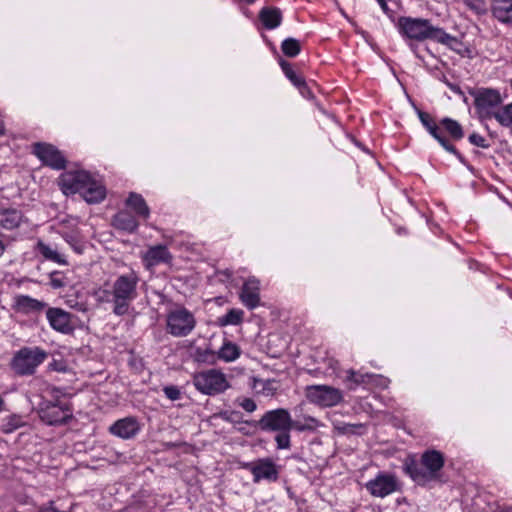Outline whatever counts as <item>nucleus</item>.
<instances>
[{
    "label": "nucleus",
    "mask_w": 512,
    "mask_h": 512,
    "mask_svg": "<svg viewBox=\"0 0 512 512\" xmlns=\"http://www.w3.org/2000/svg\"><path fill=\"white\" fill-rule=\"evenodd\" d=\"M172 255L165 245H155L148 248L143 254L142 261L146 269H151L162 263H170Z\"/></svg>",
    "instance_id": "nucleus-20"
},
{
    "label": "nucleus",
    "mask_w": 512,
    "mask_h": 512,
    "mask_svg": "<svg viewBox=\"0 0 512 512\" xmlns=\"http://www.w3.org/2000/svg\"><path fill=\"white\" fill-rule=\"evenodd\" d=\"M4 251H5V245L2 241V239L0 238V257L3 255Z\"/></svg>",
    "instance_id": "nucleus-54"
},
{
    "label": "nucleus",
    "mask_w": 512,
    "mask_h": 512,
    "mask_svg": "<svg viewBox=\"0 0 512 512\" xmlns=\"http://www.w3.org/2000/svg\"><path fill=\"white\" fill-rule=\"evenodd\" d=\"M468 140L471 144H473L477 147H481L484 149H487L490 147L487 140L478 133H472L471 135H469Z\"/></svg>",
    "instance_id": "nucleus-45"
},
{
    "label": "nucleus",
    "mask_w": 512,
    "mask_h": 512,
    "mask_svg": "<svg viewBox=\"0 0 512 512\" xmlns=\"http://www.w3.org/2000/svg\"><path fill=\"white\" fill-rule=\"evenodd\" d=\"M240 415L239 412L237 411H231V412H223L221 413V417L226 420V421H230V422H233L236 420V417H238Z\"/></svg>",
    "instance_id": "nucleus-48"
},
{
    "label": "nucleus",
    "mask_w": 512,
    "mask_h": 512,
    "mask_svg": "<svg viewBox=\"0 0 512 512\" xmlns=\"http://www.w3.org/2000/svg\"><path fill=\"white\" fill-rule=\"evenodd\" d=\"M370 384L381 387V388H386L389 384V380L386 377H383L382 375L371 373V383Z\"/></svg>",
    "instance_id": "nucleus-47"
},
{
    "label": "nucleus",
    "mask_w": 512,
    "mask_h": 512,
    "mask_svg": "<svg viewBox=\"0 0 512 512\" xmlns=\"http://www.w3.org/2000/svg\"><path fill=\"white\" fill-rule=\"evenodd\" d=\"M333 425L334 429L342 435L362 434V430L365 429V425L361 423L351 424L338 421L334 422Z\"/></svg>",
    "instance_id": "nucleus-37"
},
{
    "label": "nucleus",
    "mask_w": 512,
    "mask_h": 512,
    "mask_svg": "<svg viewBox=\"0 0 512 512\" xmlns=\"http://www.w3.org/2000/svg\"><path fill=\"white\" fill-rule=\"evenodd\" d=\"M281 50L287 57H296L301 51L300 42L295 38H286L281 44Z\"/></svg>",
    "instance_id": "nucleus-38"
},
{
    "label": "nucleus",
    "mask_w": 512,
    "mask_h": 512,
    "mask_svg": "<svg viewBox=\"0 0 512 512\" xmlns=\"http://www.w3.org/2000/svg\"><path fill=\"white\" fill-rule=\"evenodd\" d=\"M440 127L444 130L449 137L454 141H459L464 137V130L461 124L449 117H444L440 120Z\"/></svg>",
    "instance_id": "nucleus-28"
},
{
    "label": "nucleus",
    "mask_w": 512,
    "mask_h": 512,
    "mask_svg": "<svg viewBox=\"0 0 512 512\" xmlns=\"http://www.w3.org/2000/svg\"><path fill=\"white\" fill-rule=\"evenodd\" d=\"M139 282V274L134 270L120 274L109 288H100L96 292L97 301L112 304L113 313L123 316L128 313L130 304L138 297Z\"/></svg>",
    "instance_id": "nucleus-1"
},
{
    "label": "nucleus",
    "mask_w": 512,
    "mask_h": 512,
    "mask_svg": "<svg viewBox=\"0 0 512 512\" xmlns=\"http://www.w3.org/2000/svg\"><path fill=\"white\" fill-rule=\"evenodd\" d=\"M140 429L137 418L128 416L115 421L109 427V432L122 439H131L139 433Z\"/></svg>",
    "instance_id": "nucleus-18"
},
{
    "label": "nucleus",
    "mask_w": 512,
    "mask_h": 512,
    "mask_svg": "<svg viewBox=\"0 0 512 512\" xmlns=\"http://www.w3.org/2000/svg\"><path fill=\"white\" fill-rule=\"evenodd\" d=\"M40 419L50 426L66 424L73 417L69 402L61 399L43 400L39 407Z\"/></svg>",
    "instance_id": "nucleus-5"
},
{
    "label": "nucleus",
    "mask_w": 512,
    "mask_h": 512,
    "mask_svg": "<svg viewBox=\"0 0 512 512\" xmlns=\"http://www.w3.org/2000/svg\"><path fill=\"white\" fill-rule=\"evenodd\" d=\"M193 384L198 391L206 395L220 394L229 387L225 374L216 369L196 373L193 376Z\"/></svg>",
    "instance_id": "nucleus-6"
},
{
    "label": "nucleus",
    "mask_w": 512,
    "mask_h": 512,
    "mask_svg": "<svg viewBox=\"0 0 512 512\" xmlns=\"http://www.w3.org/2000/svg\"><path fill=\"white\" fill-rule=\"evenodd\" d=\"M5 134L4 122L0 119V136Z\"/></svg>",
    "instance_id": "nucleus-53"
},
{
    "label": "nucleus",
    "mask_w": 512,
    "mask_h": 512,
    "mask_svg": "<svg viewBox=\"0 0 512 512\" xmlns=\"http://www.w3.org/2000/svg\"><path fill=\"white\" fill-rule=\"evenodd\" d=\"M196 326V319L185 307H177L167 314V331L174 337L189 335Z\"/></svg>",
    "instance_id": "nucleus-7"
},
{
    "label": "nucleus",
    "mask_w": 512,
    "mask_h": 512,
    "mask_svg": "<svg viewBox=\"0 0 512 512\" xmlns=\"http://www.w3.org/2000/svg\"><path fill=\"white\" fill-rule=\"evenodd\" d=\"M162 391L164 395L171 401H177L182 397V392L180 388L176 385L164 386Z\"/></svg>",
    "instance_id": "nucleus-44"
},
{
    "label": "nucleus",
    "mask_w": 512,
    "mask_h": 512,
    "mask_svg": "<svg viewBox=\"0 0 512 512\" xmlns=\"http://www.w3.org/2000/svg\"><path fill=\"white\" fill-rule=\"evenodd\" d=\"M396 27L399 34L410 41L432 40L447 46L457 41L456 37L445 32L443 28L433 26L430 20L424 18L401 16L397 20Z\"/></svg>",
    "instance_id": "nucleus-3"
},
{
    "label": "nucleus",
    "mask_w": 512,
    "mask_h": 512,
    "mask_svg": "<svg viewBox=\"0 0 512 512\" xmlns=\"http://www.w3.org/2000/svg\"><path fill=\"white\" fill-rule=\"evenodd\" d=\"M409 47H410V49L414 52V54H415L417 57H420V56L418 55V53H417V46H416L414 43H412V42H411V43L409 44Z\"/></svg>",
    "instance_id": "nucleus-51"
},
{
    "label": "nucleus",
    "mask_w": 512,
    "mask_h": 512,
    "mask_svg": "<svg viewBox=\"0 0 512 512\" xmlns=\"http://www.w3.org/2000/svg\"><path fill=\"white\" fill-rule=\"evenodd\" d=\"M290 431L291 430H282L277 432V435L275 436L277 449L291 448Z\"/></svg>",
    "instance_id": "nucleus-42"
},
{
    "label": "nucleus",
    "mask_w": 512,
    "mask_h": 512,
    "mask_svg": "<svg viewBox=\"0 0 512 512\" xmlns=\"http://www.w3.org/2000/svg\"><path fill=\"white\" fill-rule=\"evenodd\" d=\"M307 400L320 407H333L343 401L342 391L328 385H310L305 388Z\"/></svg>",
    "instance_id": "nucleus-8"
},
{
    "label": "nucleus",
    "mask_w": 512,
    "mask_h": 512,
    "mask_svg": "<svg viewBox=\"0 0 512 512\" xmlns=\"http://www.w3.org/2000/svg\"><path fill=\"white\" fill-rule=\"evenodd\" d=\"M365 488L372 496L384 498L390 494L401 491L402 484L395 474L379 472L375 478L365 484Z\"/></svg>",
    "instance_id": "nucleus-9"
},
{
    "label": "nucleus",
    "mask_w": 512,
    "mask_h": 512,
    "mask_svg": "<svg viewBox=\"0 0 512 512\" xmlns=\"http://www.w3.org/2000/svg\"><path fill=\"white\" fill-rule=\"evenodd\" d=\"M244 312L240 309H230L225 315L218 318L220 326L238 325L243 321Z\"/></svg>",
    "instance_id": "nucleus-36"
},
{
    "label": "nucleus",
    "mask_w": 512,
    "mask_h": 512,
    "mask_svg": "<svg viewBox=\"0 0 512 512\" xmlns=\"http://www.w3.org/2000/svg\"><path fill=\"white\" fill-rule=\"evenodd\" d=\"M252 388L257 389L259 394L273 396L278 390L277 381L274 379L253 378Z\"/></svg>",
    "instance_id": "nucleus-33"
},
{
    "label": "nucleus",
    "mask_w": 512,
    "mask_h": 512,
    "mask_svg": "<svg viewBox=\"0 0 512 512\" xmlns=\"http://www.w3.org/2000/svg\"><path fill=\"white\" fill-rule=\"evenodd\" d=\"M445 464L444 454L435 449L425 450L419 459L408 456L403 462V471L421 487L442 482V470Z\"/></svg>",
    "instance_id": "nucleus-2"
},
{
    "label": "nucleus",
    "mask_w": 512,
    "mask_h": 512,
    "mask_svg": "<svg viewBox=\"0 0 512 512\" xmlns=\"http://www.w3.org/2000/svg\"><path fill=\"white\" fill-rule=\"evenodd\" d=\"M241 467L252 474L254 483L262 480L276 482L279 478V466L268 457L242 463Z\"/></svg>",
    "instance_id": "nucleus-11"
},
{
    "label": "nucleus",
    "mask_w": 512,
    "mask_h": 512,
    "mask_svg": "<svg viewBox=\"0 0 512 512\" xmlns=\"http://www.w3.org/2000/svg\"><path fill=\"white\" fill-rule=\"evenodd\" d=\"M439 79H440L442 82H444L445 84H446V82H449V81H448V79H447V77H446L444 74H442V76H441Z\"/></svg>",
    "instance_id": "nucleus-56"
},
{
    "label": "nucleus",
    "mask_w": 512,
    "mask_h": 512,
    "mask_svg": "<svg viewBox=\"0 0 512 512\" xmlns=\"http://www.w3.org/2000/svg\"><path fill=\"white\" fill-rule=\"evenodd\" d=\"M446 85H447V86L449 87V89H450L451 91H453L454 93L459 94V95H463V92H462L461 88H460L458 85L453 84V83H451V82H446Z\"/></svg>",
    "instance_id": "nucleus-50"
},
{
    "label": "nucleus",
    "mask_w": 512,
    "mask_h": 512,
    "mask_svg": "<svg viewBox=\"0 0 512 512\" xmlns=\"http://www.w3.org/2000/svg\"><path fill=\"white\" fill-rule=\"evenodd\" d=\"M25 425V421L21 415L11 414L2 420L1 430L5 434L14 432Z\"/></svg>",
    "instance_id": "nucleus-35"
},
{
    "label": "nucleus",
    "mask_w": 512,
    "mask_h": 512,
    "mask_svg": "<svg viewBox=\"0 0 512 512\" xmlns=\"http://www.w3.org/2000/svg\"><path fill=\"white\" fill-rule=\"evenodd\" d=\"M279 64L285 76L304 94V91L308 90L305 80L296 74L291 64L286 60L280 59Z\"/></svg>",
    "instance_id": "nucleus-30"
},
{
    "label": "nucleus",
    "mask_w": 512,
    "mask_h": 512,
    "mask_svg": "<svg viewBox=\"0 0 512 512\" xmlns=\"http://www.w3.org/2000/svg\"><path fill=\"white\" fill-rule=\"evenodd\" d=\"M63 238L76 253L81 254L83 252L84 243L76 234L65 233Z\"/></svg>",
    "instance_id": "nucleus-43"
},
{
    "label": "nucleus",
    "mask_w": 512,
    "mask_h": 512,
    "mask_svg": "<svg viewBox=\"0 0 512 512\" xmlns=\"http://www.w3.org/2000/svg\"><path fill=\"white\" fill-rule=\"evenodd\" d=\"M24 222L26 217L22 210L10 205H0V227L11 231L19 228Z\"/></svg>",
    "instance_id": "nucleus-17"
},
{
    "label": "nucleus",
    "mask_w": 512,
    "mask_h": 512,
    "mask_svg": "<svg viewBox=\"0 0 512 512\" xmlns=\"http://www.w3.org/2000/svg\"><path fill=\"white\" fill-rule=\"evenodd\" d=\"M240 355V347L236 343H233L229 340H224L222 346L217 351L218 361H223L226 363L237 360L240 357Z\"/></svg>",
    "instance_id": "nucleus-27"
},
{
    "label": "nucleus",
    "mask_w": 512,
    "mask_h": 512,
    "mask_svg": "<svg viewBox=\"0 0 512 512\" xmlns=\"http://www.w3.org/2000/svg\"><path fill=\"white\" fill-rule=\"evenodd\" d=\"M493 118L502 126L508 127L512 125V103L497 109L496 112L493 113Z\"/></svg>",
    "instance_id": "nucleus-39"
},
{
    "label": "nucleus",
    "mask_w": 512,
    "mask_h": 512,
    "mask_svg": "<svg viewBox=\"0 0 512 512\" xmlns=\"http://www.w3.org/2000/svg\"><path fill=\"white\" fill-rule=\"evenodd\" d=\"M292 418L287 409L277 408L269 410L258 420L257 426L266 432L291 430Z\"/></svg>",
    "instance_id": "nucleus-13"
},
{
    "label": "nucleus",
    "mask_w": 512,
    "mask_h": 512,
    "mask_svg": "<svg viewBox=\"0 0 512 512\" xmlns=\"http://www.w3.org/2000/svg\"><path fill=\"white\" fill-rule=\"evenodd\" d=\"M48 356L49 353L39 346H24L13 354L9 367L17 376H31Z\"/></svg>",
    "instance_id": "nucleus-4"
},
{
    "label": "nucleus",
    "mask_w": 512,
    "mask_h": 512,
    "mask_svg": "<svg viewBox=\"0 0 512 512\" xmlns=\"http://www.w3.org/2000/svg\"><path fill=\"white\" fill-rule=\"evenodd\" d=\"M464 5L476 15H485L488 6L485 0H461Z\"/></svg>",
    "instance_id": "nucleus-40"
},
{
    "label": "nucleus",
    "mask_w": 512,
    "mask_h": 512,
    "mask_svg": "<svg viewBox=\"0 0 512 512\" xmlns=\"http://www.w3.org/2000/svg\"><path fill=\"white\" fill-rule=\"evenodd\" d=\"M474 97V105L481 117L493 118L494 109L502 103V97L498 90L492 88H480L471 91Z\"/></svg>",
    "instance_id": "nucleus-10"
},
{
    "label": "nucleus",
    "mask_w": 512,
    "mask_h": 512,
    "mask_svg": "<svg viewBox=\"0 0 512 512\" xmlns=\"http://www.w3.org/2000/svg\"><path fill=\"white\" fill-rule=\"evenodd\" d=\"M33 154L46 166L55 170H62L66 167V159L62 153L53 145L48 143H34Z\"/></svg>",
    "instance_id": "nucleus-15"
},
{
    "label": "nucleus",
    "mask_w": 512,
    "mask_h": 512,
    "mask_svg": "<svg viewBox=\"0 0 512 512\" xmlns=\"http://www.w3.org/2000/svg\"><path fill=\"white\" fill-rule=\"evenodd\" d=\"M36 251L48 261L55 262L60 265H67L68 262L64 254L60 253L56 246H51L39 240L36 244Z\"/></svg>",
    "instance_id": "nucleus-24"
},
{
    "label": "nucleus",
    "mask_w": 512,
    "mask_h": 512,
    "mask_svg": "<svg viewBox=\"0 0 512 512\" xmlns=\"http://www.w3.org/2000/svg\"><path fill=\"white\" fill-rule=\"evenodd\" d=\"M282 12L277 7H263L259 12V19L263 26L272 30L280 26L282 22Z\"/></svg>",
    "instance_id": "nucleus-23"
},
{
    "label": "nucleus",
    "mask_w": 512,
    "mask_h": 512,
    "mask_svg": "<svg viewBox=\"0 0 512 512\" xmlns=\"http://www.w3.org/2000/svg\"><path fill=\"white\" fill-rule=\"evenodd\" d=\"M126 204L132 208L138 216L143 217L144 219L149 217L150 209L142 195L131 192L126 200Z\"/></svg>",
    "instance_id": "nucleus-29"
},
{
    "label": "nucleus",
    "mask_w": 512,
    "mask_h": 512,
    "mask_svg": "<svg viewBox=\"0 0 512 512\" xmlns=\"http://www.w3.org/2000/svg\"><path fill=\"white\" fill-rule=\"evenodd\" d=\"M371 383V373L349 370L346 376V384L349 390H355L360 385Z\"/></svg>",
    "instance_id": "nucleus-32"
},
{
    "label": "nucleus",
    "mask_w": 512,
    "mask_h": 512,
    "mask_svg": "<svg viewBox=\"0 0 512 512\" xmlns=\"http://www.w3.org/2000/svg\"><path fill=\"white\" fill-rule=\"evenodd\" d=\"M46 317L50 326L57 332L70 334L74 331L73 315L61 308L48 307Z\"/></svg>",
    "instance_id": "nucleus-16"
},
{
    "label": "nucleus",
    "mask_w": 512,
    "mask_h": 512,
    "mask_svg": "<svg viewBox=\"0 0 512 512\" xmlns=\"http://www.w3.org/2000/svg\"><path fill=\"white\" fill-rule=\"evenodd\" d=\"M239 406H241L245 411L252 413L257 409L256 402L251 398H243L239 401Z\"/></svg>",
    "instance_id": "nucleus-46"
},
{
    "label": "nucleus",
    "mask_w": 512,
    "mask_h": 512,
    "mask_svg": "<svg viewBox=\"0 0 512 512\" xmlns=\"http://www.w3.org/2000/svg\"><path fill=\"white\" fill-rule=\"evenodd\" d=\"M242 303L250 310L260 304V282L255 277H249L242 286L240 292Z\"/></svg>",
    "instance_id": "nucleus-19"
},
{
    "label": "nucleus",
    "mask_w": 512,
    "mask_h": 512,
    "mask_svg": "<svg viewBox=\"0 0 512 512\" xmlns=\"http://www.w3.org/2000/svg\"><path fill=\"white\" fill-rule=\"evenodd\" d=\"M319 426L320 422L318 419L307 415L303 416L301 420L292 419L291 430H296L298 432L314 431Z\"/></svg>",
    "instance_id": "nucleus-34"
},
{
    "label": "nucleus",
    "mask_w": 512,
    "mask_h": 512,
    "mask_svg": "<svg viewBox=\"0 0 512 512\" xmlns=\"http://www.w3.org/2000/svg\"><path fill=\"white\" fill-rule=\"evenodd\" d=\"M113 226L116 229L133 233L138 228V222L129 212L120 211L113 217Z\"/></svg>",
    "instance_id": "nucleus-26"
},
{
    "label": "nucleus",
    "mask_w": 512,
    "mask_h": 512,
    "mask_svg": "<svg viewBox=\"0 0 512 512\" xmlns=\"http://www.w3.org/2000/svg\"><path fill=\"white\" fill-rule=\"evenodd\" d=\"M4 410H5V400L0 395V413L3 412Z\"/></svg>",
    "instance_id": "nucleus-52"
},
{
    "label": "nucleus",
    "mask_w": 512,
    "mask_h": 512,
    "mask_svg": "<svg viewBox=\"0 0 512 512\" xmlns=\"http://www.w3.org/2000/svg\"><path fill=\"white\" fill-rule=\"evenodd\" d=\"M84 200L89 204H97L104 200L106 189L103 185L91 178L89 185L82 192Z\"/></svg>",
    "instance_id": "nucleus-25"
},
{
    "label": "nucleus",
    "mask_w": 512,
    "mask_h": 512,
    "mask_svg": "<svg viewBox=\"0 0 512 512\" xmlns=\"http://www.w3.org/2000/svg\"><path fill=\"white\" fill-rule=\"evenodd\" d=\"M47 308L48 304L46 302L28 295H17L14 298V309L22 314H36Z\"/></svg>",
    "instance_id": "nucleus-21"
},
{
    "label": "nucleus",
    "mask_w": 512,
    "mask_h": 512,
    "mask_svg": "<svg viewBox=\"0 0 512 512\" xmlns=\"http://www.w3.org/2000/svg\"><path fill=\"white\" fill-rule=\"evenodd\" d=\"M193 358L198 363H205L208 365H215L218 362L217 351H214L210 346L196 347L193 352Z\"/></svg>",
    "instance_id": "nucleus-31"
},
{
    "label": "nucleus",
    "mask_w": 512,
    "mask_h": 512,
    "mask_svg": "<svg viewBox=\"0 0 512 512\" xmlns=\"http://www.w3.org/2000/svg\"><path fill=\"white\" fill-rule=\"evenodd\" d=\"M91 178V175L84 170L66 171L59 176L58 185L65 195L82 194Z\"/></svg>",
    "instance_id": "nucleus-14"
},
{
    "label": "nucleus",
    "mask_w": 512,
    "mask_h": 512,
    "mask_svg": "<svg viewBox=\"0 0 512 512\" xmlns=\"http://www.w3.org/2000/svg\"><path fill=\"white\" fill-rule=\"evenodd\" d=\"M49 285L53 289H61L68 285V279L63 272L53 271L49 274Z\"/></svg>",
    "instance_id": "nucleus-41"
},
{
    "label": "nucleus",
    "mask_w": 512,
    "mask_h": 512,
    "mask_svg": "<svg viewBox=\"0 0 512 512\" xmlns=\"http://www.w3.org/2000/svg\"><path fill=\"white\" fill-rule=\"evenodd\" d=\"M376 1L379 3V5H380V7H381L382 11H383L386 15L390 16L391 10L389 9V7H388V5H387L386 0H376Z\"/></svg>",
    "instance_id": "nucleus-49"
},
{
    "label": "nucleus",
    "mask_w": 512,
    "mask_h": 512,
    "mask_svg": "<svg viewBox=\"0 0 512 512\" xmlns=\"http://www.w3.org/2000/svg\"><path fill=\"white\" fill-rule=\"evenodd\" d=\"M421 124L425 127L428 133L438 141V143L449 153H452L463 164L466 163L465 157L450 143L449 139L444 135L440 123L438 124L435 119L427 112L417 111Z\"/></svg>",
    "instance_id": "nucleus-12"
},
{
    "label": "nucleus",
    "mask_w": 512,
    "mask_h": 512,
    "mask_svg": "<svg viewBox=\"0 0 512 512\" xmlns=\"http://www.w3.org/2000/svg\"><path fill=\"white\" fill-rule=\"evenodd\" d=\"M49 366L52 370H56V371L61 370V368H58V364L56 362L51 363Z\"/></svg>",
    "instance_id": "nucleus-55"
},
{
    "label": "nucleus",
    "mask_w": 512,
    "mask_h": 512,
    "mask_svg": "<svg viewBox=\"0 0 512 512\" xmlns=\"http://www.w3.org/2000/svg\"><path fill=\"white\" fill-rule=\"evenodd\" d=\"M492 16L503 24H512V0H491Z\"/></svg>",
    "instance_id": "nucleus-22"
}]
</instances>
